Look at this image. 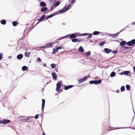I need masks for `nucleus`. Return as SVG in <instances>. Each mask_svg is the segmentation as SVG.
<instances>
[{
	"mask_svg": "<svg viewBox=\"0 0 135 135\" xmlns=\"http://www.w3.org/2000/svg\"><path fill=\"white\" fill-rule=\"evenodd\" d=\"M125 90V87L124 86H122L120 88V90L122 91H123Z\"/></svg>",
	"mask_w": 135,
	"mask_h": 135,
	"instance_id": "obj_35",
	"label": "nucleus"
},
{
	"mask_svg": "<svg viewBox=\"0 0 135 135\" xmlns=\"http://www.w3.org/2000/svg\"><path fill=\"white\" fill-rule=\"evenodd\" d=\"M77 39L78 40V41L81 42V41H82V40L81 39H80V38H77Z\"/></svg>",
	"mask_w": 135,
	"mask_h": 135,
	"instance_id": "obj_52",
	"label": "nucleus"
},
{
	"mask_svg": "<svg viewBox=\"0 0 135 135\" xmlns=\"http://www.w3.org/2000/svg\"><path fill=\"white\" fill-rule=\"evenodd\" d=\"M51 43H49L46 44V48H49L52 45Z\"/></svg>",
	"mask_w": 135,
	"mask_h": 135,
	"instance_id": "obj_16",
	"label": "nucleus"
},
{
	"mask_svg": "<svg viewBox=\"0 0 135 135\" xmlns=\"http://www.w3.org/2000/svg\"><path fill=\"white\" fill-rule=\"evenodd\" d=\"M127 44V43L126 41H122L120 42V45L121 46H123L126 45Z\"/></svg>",
	"mask_w": 135,
	"mask_h": 135,
	"instance_id": "obj_10",
	"label": "nucleus"
},
{
	"mask_svg": "<svg viewBox=\"0 0 135 135\" xmlns=\"http://www.w3.org/2000/svg\"><path fill=\"white\" fill-rule=\"evenodd\" d=\"M129 47H128L127 46H124L123 47V48H125V49H127L129 48Z\"/></svg>",
	"mask_w": 135,
	"mask_h": 135,
	"instance_id": "obj_47",
	"label": "nucleus"
},
{
	"mask_svg": "<svg viewBox=\"0 0 135 135\" xmlns=\"http://www.w3.org/2000/svg\"><path fill=\"white\" fill-rule=\"evenodd\" d=\"M70 38H75L76 37L75 33L72 34L70 35Z\"/></svg>",
	"mask_w": 135,
	"mask_h": 135,
	"instance_id": "obj_17",
	"label": "nucleus"
},
{
	"mask_svg": "<svg viewBox=\"0 0 135 135\" xmlns=\"http://www.w3.org/2000/svg\"><path fill=\"white\" fill-rule=\"evenodd\" d=\"M18 23L17 22L14 21L12 22V25L14 26H16L17 25Z\"/></svg>",
	"mask_w": 135,
	"mask_h": 135,
	"instance_id": "obj_31",
	"label": "nucleus"
},
{
	"mask_svg": "<svg viewBox=\"0 0 135 135\" xmlns=\"http://www.w3.org/2000/svg\"><path fill=\"white\" fill-rule=\"evenodd\" d=\"M89 35V34L88 33H86L82 34H81V36H85L88 35Z\"/></svg>",
	"mask_w": 135,
	"mask_h": 135,
	"instance_id": "obj_39",
	"label": "nucleus"
},
{
	"mask_svg": "<svg viewBox=\"0 0 135 135\" xmlns=\"http://www.w3.org/2000/svg\"><path fill=\"white\" fill-rule=\"evenodd\" d=\"M65 36H64L63 37H61V38H59L58 39H57V40H61V39H62L63 38H65Z\"/></svg>",
	"mask_w": 135,
	"mask_h": 135,
	"instance_id": "obj_50",
	"label": "nucleus"
},
{
	"mask_svg": "<svg viewBox=\"0 0 135 135\" xmlns=\"http://www.w3.org/2000/svg\"><path fill=\"white\" fill-rule=\"evenodd\" d=\"M72 41L73 42H76L78 41V40L77 38H74L72 40Z\"/></svg>",
	"mask_w": 135,
	"mask_h": 135,
	"instance_id": "obj_37",
	"label": "nucleus"
},
{
	"mask_svg": "<svg viewBox=\"0 0 135 135\" xmlns=\"http://www.w3.org/2000/svg\"><path fill=\"white\" fill-rule=\"evenodd\" d=\"M99 33V32L98 31H95L93 32V34L94 35H98Z\"/></svg>",
	"mask_w": 135,
	"mask_h": 135,
	"instance_id": "obj_33",
	"label": "nucleus"
},
{
	"mask_svg": "<svg viewBox=\"0 0 135 135\" xmlns=\"http://www.w3.org/2000/svg\"><path fill=\"white\" fill-rule=\"evenodd\" d=\"M23 57V55L21 54H19L17 56V58L18 59H21Z\"/></svg>",
	"mask_w": 135,
	"mask_h": 135,
	"instance_id": "obj_15",
	"label": "nucleus"
},
{
	"mask_svg": "<svg viewBox=\"0 0 135 135\" xmlns=\"http://www.w3.org/2000/svg\"><path fill=\"white\" fill-rule=\"evenodd\" d=\"M92 35L91 34H90L89 35V36L87 37L88 38H91L92 37Z\"/></svg>",
	"mask_w": 135,
	"mask_h": 135,
	"instance_id": "obj_44",
	"label": "nucleus"
},
{
	"mask_svg": "<svg viewBox=\"0 0 135 135\" xmlns=\"http://www.w3.org/2000/svg\"><path fill=\"white\" fill-rule=\"evenodd\" d=\"M51 66L52 68H54L56 67V64H51Z\"/></svg>",
	"mask_w": 135,
	"mask_h": 135,
	"instance_id": "obj_36",
	"label": "nucleus"
},
{
	"mask_svg": "<svg viewBox=\"0 0 135 135\" xmlns=\"http://www.w3.org/2000/svg\"><path fill=\"white\" fill-rule=\"evenodd\" d=\"M30 53L29 52L28 53L27 52H25V55L26 57H28L30 55Z\"/></svg>",
	"mask_w": 135,
	"mask_h": 135,
	"instance_id": "obj_27",
	"label": "nucleus"
},
{
	"mask_svg": "<svg viewBox=\"0 0 135 135\" xmlns=\"http://www.w3.org/2000/svg\"><path fill=\"white\" fill-rule=\"evenodd\" d=\"M47 10V8L46 7H44L41 8V11L42 12L46 11Z\"/></svg>",
	"mask_w": 135,
	"mask_h": 135,
	"instance_id": "obj_18",
	"label": "nucleus"
},
{
	"mask_svg": "<svg viewBox=\"0 0 135 135\" xmlns=\"http://www.w3.org/2000/svg\"><path fill=\"white\" fill-rule=\"evenodd\" d=\"M133 70L134 72H135V67L133 68Z\"/></svg>",
	"mask_w": 135,
	"mask_h": 135,
	"instance_id": "obj_55",
	"label": "nucleus"
},
{
	"mask_svg": "<svg viewBox=\"0 0 135 135\" xmlns=\"http://www.w3.org/2000/svg\"><path fill=\"white\" fill-rule=\"evenodd\" d=\"M40 47L41 48H43L45 49L46 48V45H45V46H41Z\"/></svg>",
	"mask_w": 135,
	"mask_h": 135,
	"instance_id": "obj_51",
	"label": "nucleus"
},
{
	"mask_svg": "<svg viewBox=\"0 0 135 135\" xmlns=\"http://www.w3.org/2000/svg\"><path fill=\"white\" fill-rule=\"evenodd\" d=\"M3 56V54L2 53H0V60L2 59V57Z\"/></svg>",
	"mask_w": 135,
	"mask_h": 135,
	"instance_id": "obj_46",
	"label": "nucleus"
},
{
	"mask_svg": "<svg viewBox=\"0 0 135 135\" xmlns=\"http://www.w3.org/2000/svg\"><path fill=\"white\" fill-rule=\"evenodd\" d=\"M102 82V80H98L94 81V84H100Z\"/></svg>",
	"mask_w": 135,
	"mask_h": 135,
	"instance_id": "obj_7",
	"label": "nucleus"
},
{
	"mask_svg": "<svg viewBox=\"0 0 135 135\" xmlns=\"http://www.w3.org/2000/svg\"><path fill=\"white\" fill-rule=\"evenodd\" d=\"M56 48L57 49V50H58L59 49H62V48L60 46H59L57 47Z\"/></svg>",
	"mask_w": 135,
	"mask_h": 135,
	"instance_id": "obj_53",
	"label": "nucleus"
},
{
	"mask_svg": "<svg viewBox=\"0 0 135 135\" xmlns=\"http://www.w3.org/2000/svg\"><path fill=\"white\" fill-rule=\"evenodd\" d=\"M132 42L133 45V44L135 45V39L132 40Z\"/></svg>",
	"mask_w": 135,
	"mask_h": 135,
	"instance_id": "obj_43",
	"label": "nucleus"
},
{
	"mask_svg": "<svg viewBox=\"0 0 135 135\" xmlns=\"http://www.w3.org/2000/svg\"><path fill=\"white\" fill-rule=\"evenodd\" d=\"M40 5L42 7L46 6V5L45 3L44 2H41L40 3Z\"/></svg>",
	"mask_w": 135,
	"mask_h": 135,
	"instance_id": "obj_26",
	"label": "nucleus"
},
{
	"mask_svg": "<svg viewBox=\"0 0 135 135\" xmlns=\"http://www.w3.org/2000/svg\"><path fill=\"white\" fill-rule=\"evenodd\" d=\"M61 83L60 82H58L56 84L57 88L56 89V90L57 91H59V88H60L61 86Z\"/></svg>",
	"mask_w": 135,
	"mask_h": 135,
	"instance_id": "obj_3",
	"label": "nucleus"
},
{
	"mask_svg": "<svg viewBox=\"0 0 135 135\" xmlns=\"http://www.w3.org/2000/svg\"><path fill=\"white\" fill-rule=\"evenodd\" d=\"M73 86L72 85H69V86H66L64 88V89L65 90H67L69 89L72 88Z\"/></svg>",
	"mask_w": 135,
	"mask_h": 135,
	"instance_id": "obj_13",
	"label": "nucleus"
},
{
	"mask_svg": "<svg viewBox=\"0 0 135 135\" xmlns=\"http://www.w3.org/2000/svg\"><path fill=\"white\" fill-rule=\"evenodd\" d=\"M132 128L133 129H135V128Z\"/></svg>",
	"mask_w": 135,
	"mask_h": 135,
	"instance_id": "obj_64",
	"label": "nucleus"
},
{
	"mask_svg": "<svg viewBox=\"0 0 135 135\" xmlns=\"http://www.w3.org/2000/svg\"><path fill=\"white\" fill-rule=\"evenodd\" d=\"M45 105V100L44 99L42 100V109H44V108Z\"/></svg>",
	"mask_w": 135,
	"mask_h": 135,
	"instance_id": "obj_14",
	"label": "nucleus"
},
{
	"mask_svg": "<svg viewBox=\"0 0 135 135\" xmlns=\"http://www.w3.org/2000/svg\"><path fill=\"white\" fill-rule=\"evenodd\" d=\"M56 0H51L53 2H54L56 1Z\"/></svg>",
	"mask_w": 135,
	"mask_h": 135,
	"instance_id": "obj_60",
	"label": "nucleus"
},
{
	"mask_svg": "<svg viewBox=\"0 0 135 135\" xmlns=\"http://www.w3.org/2000/svg\"><path fill=\"white\" fill-rule=\"evenodd\" d=\"M36 61L39 62H41V60L40 58H37V59L36 60Z\"/></svg>",
	"mask_w": 135,
	"mask_h": 135,
	"instance_id": "obj_40",
	"label": "nucleus"
},
{
	"mask_svg": "<svg viewBox=\"0 0 135 135\" xmlns=\"http://www.w3.org/2000/svg\"><path fill=\"white\" fill-rule=\"evenodd\" d=\"M94 80H92L89 81V83L90 84H94Z\"/></svg>",
	"mask_w": 135,
	"mask_h": 135,
	"instance_id": "obj_45",
	"label": "nucleus"
},
{
	"mask_svg": "<svg viewBox=\"0 0 135 135\" xmlns=\"http://www.w3.org/2000/svg\"><path fill=\"white\" fill-rule=\"evenodd\" d=\"M88 78V76H86L83 78L80 79L78 80V83L79 84L81 83H82L84 81L86 80V79Z\"/></svg>",
	"mask_w": 135,
	"mask_h": 135,
	"instance_id": "obj_2",
	"label": "nucleus"
},
{
	"mask_svg": "<svg viewBox=\"0 0 135 135\" xmlns=\"http://www.w3.org/2000/svg\"><path fill=\"white\" fill-rule=\"evenodd\" d=\"M102 82V80H98L94 81V84H100Z\"/></svg>",
	"mask_w": 135,
	"mask_h": 135,
	"instance_id": "obj_8",
	"label": "nucleus"
},
{
	"mask_svg": "<svg viewBox=\"0 0 135 135\" xmlns=\"http://www.w3.org/2000/svg\"><path fill=\"white\" fill-rule=\"evenodd\" d=\"M76 0H71V3H74L75 2Z\"/></svg>",
	"mask_w": 135,
	"mask_h": 135,
	"instance_id": "obj_49",
	"label": "nucleus"
},
{
	"mask_svg": "<svg viewBox=\"0 0 135 135\" xmlns=\"http://www.w3.org/2000/svg\"><path fill=\"white\" fill-rule=\"evenodd\" d=\"M54 5L53 4L52 6L50 7V10H52L54 8H53Z\"/></svg>",
	"mask_w": 135,
	"mask_h": 135,
	"instance_id": "obj_42",
	"label": "nucleus"
},
{
	"mask_svg": "<svg viewBox=\"0 0 135 135\" xmlns=\"http://www.w3.org/2000/svg\"><path fill=\"white\" fill-rule=\"evenodd\" d=\"M28 68L26 66H23L22 67V70L23 71H25Z\"/></svg>",
	"mask_w": 135,
	"mask_h": 135,
	"instance_id": "obj_30",
	"label": "nucleus"
},
{
	"mask_svg": "<svg viewBox=\"0 0 135 135\" xmlns=\"http://www.w3.org/2000/svg\"><path fill=\"white\" fill-rule=\"evenodd\" d=\"M104 50L105 52L107 54H109L110 53L112 50L109 49L105 48L104 49Z\"/></svg>",
	"mask_w": 135,
	"mask_h": 135,
	"instance_id": "obj_5",
	"label": "nucleus"
},
{
	"mask_svg": "<svg viewBox=\"0 0 135 135\" xmlns=\"http://www.w3.org/2000/svg\"><path fill=\"white\" fill-rule=\"evenodd\" d=\"M79 51L82 52L84 51V50L83 47L81 46H80L79 48Z\"/></svg>",
	"mask_w": 135,
	"mask_h": 135,
	"instance_id": "obj_20",
	"label": "nucleus"
},
{
	"mask_svg": "<svg viewBox=\"0 0 135 135\" xmlns=\"http://www.w3.org/2000/svg\"><path fill=\"white\" fill-rule=\"evenodd\" d=\"M26 122H31L32 121V120L30 118V117H27L26 119Z\"/></svg>",
	"mask_w": 135,
	"mask_h": 135,
	"instance_id": "obj_21",
	"label": "nucleus"
},
{
	"mask_svg": "<svg viewBox=\"0 0 135 135\" xmlns=\"http://www.w3.org/2000/svg\"><path fill=\"white\" fill-rule=\"evenodd\" d=\"M45 15H43L38 20V22L37 23V24H38L40 22L42 21L45 18Z\"/></svg>",
	"mask_w": 135,
	"mask_h": 135,
	"instance_id": "obj_6",
	"label": "nucleus"
},
{
	"mask_svg": "<svg viewBox=\"0 0 135 135\" xmlns=\"http://www.w3.org/2000/svg\"><path fill=\"white\" fill-rule=\"evenodd\" d=\"M2 123H3V121H1V120H0V124Z\"/></svg>",
	"mask_w": 135,
	"mask_h": 135,
	"instance_id": "obj_58",
	"label": "nucleus"
},
{
	"mask_svg": "<svg viewBox=\"0 0 135 135\" xmlns=\"http://www.w3.org/2000/svg\"><path fill=\"white\" fill-rule=\"evenodd\" d=\"M58 51V50H57L56 48L54 49L53 50V51L52 52L53 54H55L57 51Z\"/></svg>",
	"mask_w": 135,
	"mask_h": 135,
	"instance_id": "obj_29",
	"label": "nucleus"
},
{
	"mask_svg": "<svg viewBox=\"0 0 135 135\" xmlns=\"http://www.w3.org/2000/svg\"><path fill=\"white\" fill-rule=\"evenodd\" d=\"M52 78L55 79H56L57 78V76L56 75V74L55 73H52Z\"/></svg>",
	"mask_w": 135,
	"mask_h": 135,
	"instance_id": "obj_19",
	"label": "nucleus"
},
{
	"mask_svg": "<svg viewBox=\"0 0 135 135\" xmlns=\"http://www.w3.org/2000/svg\"><path fill=\"white\" fill-rule=\"evenodd\" d=\"M91 52L90 51H89L85 53V54L87 56H88L90 55Z\"/></svg>",
	"mask_w": 135,
	"mask_h": 135,
	"instance_id": "obj_34",
	"label": "nucleus"
},
{
	"mask_svg": "<svg viewBox=\"0 0 135 135\" xmlns=\"http://www.w3.org/2000/svg\"><path fill=\"white\" fill-rule=\"evenodd\" d=\"M54 16V15L52 14H51V15L48 16L46 18V20L50 18H51Z\"/></svg>",
	"mask_w": 135,
	"mask_h": 135,
	"instance_id": "obj_28",
	"label": "nucleus"
},
{
	"mask_svg": "<svg viewBox=\"0 0 135 135\" xmlns=\"http://www.w3.org/2000/svg\"><path fill=\"white\" fill-rule=\"evenodd\" d=\"M1 23L2 25H5L6 23V21L4 20H1Z\"/></svg>",
	"mask_w": 135,
	"mask_h": 135,
	"instance_id": "obj_25",
	"label": "nucleus"
},
{
	"mask_svg": "<svg viewBox=\"0 0 135 135\" xmlns=\"http://www.w3.org/2000/svg\"><path fill=\"white\" fill-rule=\"evenodd\" d=\"M127 44L128 46H131L133 45L132 42V40L129 41L127 43Z\"/></svg>",
	"mask_w": 135,
	"mask_h": 135,
	"instance_id": "obj_22",
	"label": "nucleus"
},
{
	"mask_svg": "<svg viewBox=\"0 0 135 135\" xmlns=\"http://www.w3.org/2000/svg\"><path fill=\"white\" fill-rule=\"evenodd\" d=\"M122 50H124L125 49V48H123V47H122Z\"/></svg>",
	"mask_w": 135,
	"mask_h": 135,
	"instance_id": "obj_61",
	"label": "nucleus"
},
{
	"mask_svg": "<svg viewBox=\"0 0 135 135\" xmlns=\"http://www.w3.org/2000/svg\"><path fill=\"white\" fill-rule=\"evenodd\" d=\"M42 135H46V134L44 133Z\"/></svg>",
	"mask_w": 135,
	"mask_h": 135,
	"instance_id": "obj_63",
	"label": "nucleus"
},
{
	"mask_svg": "<svg viewBox=\"0 0 135 135\" xmlns=\"http://www.w3.org/2000/svg\"><path fill=\"white\" fill-rule=\"evenodd\" d=\"M19 119L23 122H26V119L25 118V116H21L19 118Z\"/></svg>",
	"mask_w": 135,
	"mask_h": 135,
	"instance_id": "obj_4",
	"label": "nucleus"
},
{
	"mask_svg": "<svg viewBox=\"0 0 135 135\" xmlns=\"http://www.w3.org/2000/svg\"><path fill=\"white\" fill-rule=\"evenodd\" d=\"M71 7V6L70 4H69L66 8H63V9L61 10L60 11V13H62L66 12L67 10L69 9Z\"/></svg>",
	"mask_w": 135,
	"mask_h": 135,
	"instance_id": "obj_1",
	"label": "nucleus"
},
{
	"mask_svg": "<svg viewBox=\"0 0 135 135\" xmlns=\"http://www.w3.org/2000/svg\"><path fill=\"white\" fill-rule=\"evenodd\" d=\"M119 33V32H118L115 34H110L109 35V36L115 37L118 36Z\"/></svg>",
	"mask_w": 135,
	"mask_h": 135,
	"instance_id": "obj_9",
	"label": "nucleus"
},
{
	"mask_svg": "<svg viewBox=\"0 0 135 135\" xmlns=\"http://www.w3.org/2000/svg\"><path fill=\"white\" fill-rule=\"evenodd\" d=\"M75 36H81V35H80L79 33H75Z\"/></svg>",
	"mask_w": 135,
	"mask_h": 135,
	"instance_id": "obj_38",
	"label": "nucleus"
},
{
	"mask_svg": "<svg viewBox=\"0 0 135 135\" xmlns=\"http://www.w3.org/2000/svg\"><path fill=\"white\" fill-rule=\"evenodd\" d=\"M132 25H135V22H133L132 23Z\"/></svg>",
	"mask_w": 135,
	"mask_h": 135,
	"instance_id": "obj_56",
	"label": "nucleus"
},
{
	"mask_svg": "<svg viewBox=\"0 0 135 135\" xmlns=\"http://www.w3.org/2000/svg\"><path fill=\"white\" fill-rule=\"evenodd\" d=\"M9 57L11 59V56H9Z\"/></svg>",
	"mask_w": 135,
	"mask_h": 135,
	"instance_id": "obj_62",
	"label": "nucleus"
},
{
	"mask_svg": "<svg viewBox=\"0 0 135 135\" xmlns=\"http://www.w3.org/2000/svg\"><path fill=\"white\" fill-rule=\"evenodd\" d=\"M126 88L128 90H129L130 89V86L129 85H127L126 86Z\"/></svg>",
	"mask_w": 135,
	"mask_h": 135,
	"instance_id": "obj_32",
	"label": "nucleus"
},
{
	"mask_svg": "<svg viewBox=\"0 0 135 135\" xmlns=\"http://www.w3.org/2000/svg\"><path fill=\"white\" fill-rule=\"evenodd\" d=\"M130 73V71H125L121 73V74H124L127 75Z\"/></svg>",
	"mask_w": 135,
	"mask_h": 135,
	"instance_id": "obj_12",
	"label": "nucleus"
},
{
	"mask_svg": "<svg viewBox=\"0 0 135 135\" xmlns=\"http://www.w3.org/2000/svg\"><path fill=\"white\" fill-rule=\"evenodd\" d=\"M38 114H37L35 115V119H37L38 117Z\"/></svg>",
	"mask_w": 135,
	"mask_h": 135,
	"instance_id": "obj_48",
	"label": "nucleus"
},
{
	"mask_svg": "<svg viewBox=\"0 0 135 135\" xmlns=\"http://www.w3.org/2000/svg\"><path fill=\"white\" fill-rule=\"evenodd\" d=\"M119 91H120L119 90H118L117 91V93H119Z\"/></svg>",
	"mask_w": 135,
	"mask_h": 135,
	"instance_id": "obj_59",
	"label": "nucleus"
},
{
	"mask_svg": "<svg viewBox=\"0 0 135 135\" xmlns=\"http://www.w3.org/2000/svg\"><path fill=\"white\" fill-rule=\"evenodd\" d=\"M113 52L114 53V54H116L117 53V50L114 51Z\"/></svg>",
	"mask_w": 135,
	"mask_h": 135,
	"instance_id": "obj_54",
	"label": "nucleus"
},
{
	"mask_svg": "<svg viewBox=\"0 0 135 135\" xmlns=\"http://www.w3.org/2000/svg\"><path fill=\"white\" fill-rule=\"evenodd\" d=\"M115 74L116 73L115 72H112L110 74V76L111 77H113L115 76Z\"/></svg>",
	"mask_w": 135,
	"mask_h": 135,
	"instance_id": "obj_24",
	"label": "nucleus"
},
{
	"mask_svg": "<svg viewBox=\"0 0 135 135\" xmlns=\"http://www.w3.org/2000/svg\"><path fill=\"white\" fill-rule=\"evenodd\" d=\"M46 66V63H45L44 65V66Z\"/></svg>",
	"mask_w": 135,
	"mask_h": 135,
	"instance_id": "obj_57",
	"label": "nucleus"
},
{
	"mask_svg": "<svg viewBox=\"0 0 135 135\" xmlns=\"http://www.w3.org/2000/svg\"><path fill=\"white\" fill-rule=\"evenodd\" d=\"M60 2H57L54 3V5L55 7H57L60 4Z\"/></svg>",
	"mask_w": 135,
	"mask_h": 135,
	"instance_id": "obj_23",
	"label": "nucleus"
},
{
	"mask_svg": "<svg viewBox=\"0 0 135 135\" xmlns=\"http://www.w3.org/2000/svg\"><path fill=\"white\" fill-rule=\"evenodd\" d=\"M105 42L104 41H103L102 43L100 44V46H102L105 44Z\"/></svg>",
	"mask_w": 135,
	"mask_h": 135,
	"instance_id": "obj_41",
	"label": "nucleus"
},
{
	"mask_svg": "<svg viewBox=\"0 0 135 135\" xmlns=\"http://www.w3.org/2000/svg\"><path fill=\"white\" fill-rule=\"evenodd\" d=\"M10 122V120L7 119L4 120H3V124H7L9 123Z\"/></svg>",
	"mask_w": 135,
	"mask_h": 135,
	"instance_id": "obj_11",
	"label": "nucleus"
}]
</instances>
